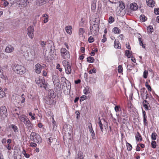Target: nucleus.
<instances>
[{
  "label": "nucleus",
  "mask_w": 159,
  "mask_h": 159,
  "mask_svg": "<svg viewBox=\"0 0 159 159\" xmlns=\"http://www.w3.org/2000/svg\"><path fill=\"white\" fill-rule=\"evenodd\" d=\"M62 64L64 67L70 65L69 62L66 60L62 61Z\"/></svg>",
  "instance_id": "de8ad7c7"
},
{
  "label": "nucleus",
  "mask_w": 159,
  "mask_h": 159,
  "mask_svg": "<svg viewBox=\"0 0 159 159\" xmlns=\"http://www.w3.org/2000/svg\"><path fill=\"white\" fill-rule=\"evenodd\" d=\"M78 158L79 159H83L84 156L82 152L80 151L78 154Z\"/></svg>",
  "instance_id": "f704fd0d"
},
{
  "label": "nucleus",
  "mask_w": 159,
  "mask_h": 159,
  "mask_svg": "<svg viewBox=\"0 0 159 159\" xmlns=\"http://www.w3.org/2000/svg\"><path fill=\"white\" fill-rule=\"evenodd\" d=\"M112 32L115 34H119L120 33V29L117 27H115L113 28Z\"/></svg>",
  "instance_id": "cd10ccee"
},
{
  "label": "nucleus",
  "mask_w": 159,
  "mask_h": 159,
  "mask_svg": "<svg viewBox=\"0 0 159 159\" xmlns=\"http://www.w3.org/2000/svg\"><path fill=\"white\" fill-rule=\"evenodd\" d=\"M156 142L155 141H152L151 142L152 147L153 148H156Z\"/></svg>",
  "instance_id": "09e8293b"
},
{
  "label": "nucleus",
  "mask_w": 159,
  "mask_h": 159,
  "mask_svg": "<svg viewBox=\"0 0 159 159\" xmlns=\"http://www.w3.org/2000/svg\"><path fill=\"white\" fill-rule=\"evenodd\" d=\"M30 145L32 147H35L37 146V144L35 142H31L30 143Z\"/></svg>",
  "instance_id": "69168bd1"
},
{
  "label": "nucleus",
  "mask_w": 159,
  "mask_h": 159,
  "mask_svg": "<svg viewBox=\"0 0 159 159\" xmlns=\"http://www.w3.org/2000/svg\"><path fill=\"white\" fill-rule=\"evenodd\" d=\"M56 69L58 70L61 72L62 70V68L61 67V66L59 64H57Z\"/></svg>",
  "instance_id": "4d7b16f0"
},
{
  "label": "nucleus",
  "mask_w": 159,
  "mask_h": 159,
  "mask_svg": "<svg viewBox=\"0 0 159 159\" xmlns=\"http://www.w3.org/2000/svg\"><path fill=\"white\" fill-rule=\"evenodd\" d=\"M94 59L92 57H89L87 58V61L89 62L93 63L94 62Z\"/></svg>",
  "instance_id": "e433bc0d"
},
{
  "label": "nucleus",
  "mask_w": 159,
  "mask_h": 159,
  "mask_svg": "<svg viewBox=\"0 0 159 159\" xmlns=\"http://www.w3.org/2000/svg\"><path fill=\"white\" fill-rule=\"evenodd\" d=\"M138 135L135 136L136 140L141 141L142 140L141 136L139 132L137 133Z\"/></svg>",
  "instance_id": "c9c22d12"
},
{
  "label": "nucleus",
  "mask_w": 159,
  "mask_h": 159,
  "mask_svg": "<svg viewBox=\"0 0 159 159\" xmlns=\"http://www.w3.org/2000/svg\"><path fill=\"white\" fill-rule=\"evenodd\" d=\"M120 116L121 118L124 120H127V116L125 112L124 111L123 112H121L120 113Z\"/></svg>",
  "instance_id": "b1692460"
},
{
  "label": "nucleus",
  "mask_w": 159,
  "mask_h": 159,
  "mask_svg": "<svg viewBox=\"0 0 159 159\" xmlns=\"http://www.w3.org/2000/svg\"><path fill=\"white\" fill-rule=\"evenodd\" d=\"M61 82L62 84V88L64 93L66 95L68 94L70 92V83L65 77L61 78Z\"/></svg>",
  "instance_id": "f03ea898"
},
{
  "label": "nucleus",
  "mask_w": 159,
  "mask_h": 159,
  "mask_svg": "<svg viewBox=\"0 0 159 159\" xmlns=\"http://www.w3.org/2000/svg\"><path fill=\"white\" fill-rule=\"evenodd\" d=\"M93 38L92 36H90L88 39V41L90 43L93 42Z\"/></svg>",
  "instance_id": "338daca9"
},
{
  "label": "nucleus",
  "mask_w": 159,
  "mask_h": 159,
  "mask_svg": "<svg viewBox=\"0 0 159 159\" xmlns=\"http://www.w3.org/2000/svg\"><path fill=\"white\" fill-rule=\"evenodd\" d=\"M30 137L32 138V141L38 143H42V139L39 134L34 132H32L30 134Z\"/></svg>",
  "instance_id": "423d86ee"
},
{
  "label": "nucleus",
  "mask_w": 159,
  "mask_h": 159,
  "mask_svg": "<svg viewBox=\"0 0 159 159\" xmlns=\"http://www.w3.org/2000/svg\"><path fill=\"white\" fill-rule=\"evenodd\" d=\"M23 154L24 155L25 157L26 158H29L30 157V155L28 153H26V152L25 150L23 149L22 152Z\"/></svg>",
  "instance_id": "a18cd8bd"
},
{
  "label": "nucleus",
  "mask_w": 159,
  "mask_h": 159,
  "mask_svg": "<svg viewBox=\"0 0 159 159\" xmlns=\"http://www.w3.org/2000/svg\"><path fill=\"white\" fill-rule=\"evenodd\" d=\"M99 21L98 18H95L94 19L90 20V32L91 34L93 36L97 34L98 32V24Z\"/></svg>",
  "instance_id": "f257e3e1"
},
{
  "label": "nucleus",
  "mask_w": 159,
  "mask_h": 159,
  "mask_svg": "<svg viewBox=\"0 0 159 159\" xmlns=\"http://www.w3.org/2000/svg\"><path fill=\"white\" fill-rule=\"evenodd\" d=\"M130 9L133 11H135L138 9V6L135 3H133L130 5Z\"/></svg>",
  "instance_id": "4be33fe9"
},
{
  "label": "nucleus",
  "mask_w": 159,
  "mask_h": 159,
  "mask_svg": "<svg viewBox=\"0 0 159 159\" xmlns=\"http://www.w3.org/2000/svg\"><path fill=\"white\" fill-rule=\"evenodd\" d=\"M148 75V71L146 70H144L143 72V77L144 79H146L147 78Z\"/></svg>",
  "instance_id": "c03bdc74"
},
{
  "label": "nucleus",
  "mask_w": 159,
  "mask_h": 159,
  "mask_svg": "<svg viewBox=\"0 0 159 159\" xmlns=\"http://www.w3.org/2000/svg\"><path fill=\"white\" fill-rule=\"evenodd\" d=\"M89 87L88 86H86L83 91L84 94L87 95L89 93Z\"/></svg>",
  "instance_id": "72a5a7b5"
},
{
  "label": "nucleus",
  "mask_w": 159,
  "mask_h": 159,
  "mask_svg": "<svg viewBox=\"0 0 159 159\" xmlns=\"http://www.w3.org/2000/svg\"><path fill=\"white\" fill-rule=\"evenodd\" d=\"M66 73V74L69 75L70 74L71 72V69L70 65L66 66L65 67Z\"/></svg>",
  "instance_id": "6ab92c4d"
},
{
  "label": "nucleus",
  "mask_w": 159,
  "mask_h": 159,
  "mask_svg": "<svg viewBox=\"0 0 159 159\" xmlns=\"http://www.w3.org/2000/svg\"><path fill=\"white\" fill-rule=\"evenodd\" d=\"M43 17L44 18V19L43 21L44 23H46L48 20V16L47 14H43Z\"/></svg>",
  "instance_id": "2f4dec72"
},
{
  "label": "nucleus",
  "mask_w": 159,
  "mask_h": 159,
  "mask_svg": "<svg viewBox=\"0 0 159 159\" xmlns=\"http://www.w3.org/2000/svg\"><path fill=\"white\" fill-rule=\"evenodd\" d=\"M48 2V0H37V4L38 5L42 6Z\"/></svg>",
  "instance_id": "412c9836"
},
{
  "label": "nucleus",
  "mask_w": 159,
  "mask_h": 159,
  "mask_svg": "<svg viewBox=\"0 0 159 159\" xmlns=\"http://www.w3.org/2000/svg\"><path fill=\"white\" fill-rule=\"evenodd\" d=\"M115 110L116 112H117L121 110V109L120 106H116L115 107Z\"/></svg>",
  "instance_id": "680f3d73"
},
{
  "label": "nucleus",
  "mask_w": 159,
  "mask_h": 159,
  "mask_svg": "<svg viewBox=\"0 0 159 159\" xmlns=\"http://www.w3.org/2000/svg\"><path fill=\"white\" fill-rule=\"evenodd\" d=\"M140 19L142 21H145L147 20V18L146 17L143 15H140Z\"/></svg>",
  "instance_id": "79ce46f5"
},
{
  "label": "nucleus",
  "mask_w": 159,
  "mask_h": 159,
  "mask_svg": "<svg viewBox=\"0 0 159 159\" xmlns=\"http://www.w3.org/2000/svg\"><path fill=\"white\" fill-rule=\"evenodd\" d=\"M119 6L121 10H123L125 7V3L123 2H120L119 3Z\"/></svg>",
  "instance_id": "c756f323"
},
{
  "label": "nucleus",
  "mask_w": 159,
  "mask_h": 159,
  "mask_svg": "<svg viewBox=\"0 0 159 159\" xmlns=\"http://www.w3.org/2000/svg\"><path fill=\"white\" fill-rule=\"evenodd\" d=\"M35 81L36 84L40 87H43L46 89L47 87V83L43 78H42L39 77L37 78L35 80Z\"/></svg>",
  "instance_id": "0eeeda50"
},
{
  "label": "nucleus",
  "mask_w": 159,
  "mask_h": 159,
  "mask_svg": "<svg viewBox=\"0 0 159 159\" xmlns=\"http://www.w3.org/2000/svg\"><path fill=\"white\" fill-rule=\"evenodd\" d=\"M21 51L23 52V55L25 58L30 56V55H33L34 53L33 50H31L29 46H23L21 48Z\"/></svg>",
  "instance_id": "39448f33"
},
{
  "label": "nucleus",
  "mask_w": 159,
  "mask_h": 159,
  "mask_svg": "<svg viewBox=\"0 0 159 159\" xmlns=\"http://www.w3.org/2000/svg\"><path fill=\"white\" fill-rule=\"evenodd\" d=\"M0 77L1 78H3L4 77V75L3 74V70L2 68L0 66Z\"/></svg>",
  "instance_id": "3c124183"
},
{
  "label": "nucleus",
  "mask_w": 159,
  "mask_h": 159,
  "mask_svg": "<svg viewBox=\"0 0 159 159\" xmlns=\"http://www.w3.org/2000/svg\"><path fill=\"white\" fill-rule=\"evenodd\" d=\"M29 115L31 117V118L32 120H34L35 119V118L34 117V116L35 115V114L32 113L31 112H30L29 113Z\"/></svg>",
  "instance_id": "864d4df0"
},
{
  "label": "nucleus",
  "mask_w": 159,
  "mask_h": 159,
  "mask_svg": "<svg viewBox=\"0 0 159 159\" xmlns=\"http://www.w3.org/2000/svg\"><path fill=\"white\" fill-rule=\"evenodd\" d=\"M54 85L55 89L57 90L58 89H59L61 88V85L59 82H57V83L54 84Z\"/></svg>",
  "instance_id": "7c9ffc66"
},
{
  "label": "nucleus",
  "mask_w": 159,
  "mask_h": 159,
  "mask_svg": "<svg viewBox=\"0 0 159 159\" xmlns=\"http://www.w3.org/2000/svg\"><path fill=\"white\" fill-rule=\"evenodd\" d=\"M85 32L84 29L80 28L79 29V34L80 35H83Z\"/></svg>",
  "instance_id": "58836bf2"
},
{
  "label": "nucleus",
  "mask_w": 159,
  "mask_h": 159,
  "mask_svg": "<svg viewBox=\"0 0 159 159\" xmlns=\"http://www.w3.org/2000/svg\"><path fill=\"white\" fill-rule=\"evenodd\" d=\"M14 50V48L11 45H9L7 46L5 49V51L7 53H10Z\"/></svg>",
  "instance_id": "dca6fc26"
},
{
  "label": "nucleus",
  "mask_w": 159,
  "mask_h": 159,
  "mask_svg": "<svg viewBox=\"0 0 159 159\" xmlns=\"http://www.w3.org/2000/svg\"><path fill=\"white\" fill-rule=\"evenodd\" d=\"M40 44L41 46V47L43 48H44L46 45V42L43 41H41Z\"/></svg>",
  "instance_id": "052dcab7"
},
{
  "label": "nucleus",
  "mask_w": 159,
  "mask_h": 159,
  "mask_svg": "<svg viewBox=\"0 0 159 159\" xmlns=\"http://www.w3.org/2000/svg\"><path fill=\"white\" fill-rule=\"evenodd\" d=\"M47 143L54 150L57 149L60 146L59 142L54 136H51L49 138L48 140Z\"/></svg>",
  "instance_id": "20e7f679"
},
{
  "label": "nucleus",
  "mask_w": 159,
  "mask_h": 159,
  "mask_svg": "<svg viewBox=\"0 0 159 159\" xmlns=\"http://www.w3.org/2000/svg\"><path fill=\"white\" fill-rule=\"evenodd\" d=\"M12 68L15 73L19 75H23L26 72L25 68L21 65L15 64L12 66Z\"/></svg>",
  "instance_id": "7ed1b4c3"
},
{
  "label": "nucleus",
  "mask_w": 159,
  "mask_h": 159,
  "mask_svg": "<svg viewBox=\"0 0 159 159\" xmlns=\"http://www.w3.org/2000/svg\"><path fill=\"white\" fill-rule=\"evenodd\" d=\"M154 13L155 14L158 15L159 14V8H155L154 10Z\"/></svg>",
  "instance_id": "0e129e2a"
},
{
  "label": "nucleus",
  "mask_w": 159,
  "mask_h": 159,
  "mask_svg": "<svg viewBox=\"0 0 159 159\" xmlns=\"http://www.w3.org/2000/svg\"><path fill=\"white\" fill-rule=\"evenodd\" d=\"M102 38V42L103 43H104L107 40V38L105 34L103 35Z\"/></svg>",
  "instance_id": "e2e57ef3"
},
{
  "label": "nucleus",
  "mask_w": 159,
  "mask_h": 159,
  "mask_svg": "<svg viewBox=\"0 0 159 159\" xmlns=\"http://www.w3.org/2000/svg\"><path fill=\"white\" fill-rule=\"evenodd\" d=\"M87 98V96L85 95H83L81 97L80 100H82V101L85 100Z\"/></svg>",
  "instance_id": "774afa93"
},
{
  "label": "nucleus",
  "mask_w": 159,
  "mask_h": 159,
  "mask_svg": "<svg viewBox=\"0 0 159 159\" xmlns=\"http://www.w3.org/2000/svg\"><path fill=\"white\" fill-rule=\"evenodd\" d=\"M42 67L40 64L38 63L35 65V71L38 74H39L41 72Z\"/></svg>",
  "instance_id": "2eb2a0df"
},
{
  "label": "nucleus",
  "mask_w": 159,
  "mask_h": 159,
  "mask_svg": "<svg viewBox=\"0 0 159 159\" xmlns=\"http://www.w3.org/2000/svg\"><path fill=\"white\" fill-rule=\"evenodd\" d=\"M25 96L24 94H22L21 95V99L20 101L21 103H23L25 102Z\"/></svg>",
  "instance_id": "5fc2aeb1"
},
{
  "label": "nucleus",
  "mask_w": 159,
  "mask_h": 159,
  "mask_svg": "<svg viewBox=\"0 0 159 159\" xmlns=\"http://www.w3.org/2000/svg\"><path fill=\"white\" fill-rule=\"evenodd\" d=\"M145 86L149 91H151V88L150 85L148 84V82H147L145 83Z\"/></svg>",
  "instance_id": "603ef678"
},
{
  "label": "nucleus",
  "mask_w": 159,
  "mask_h": 159,
  "mask_svg": "<svg viewBox=\"0 0 159 159\" xmlns=\"http://www.w3.org/2000/svg\"><path fill=\"white\" fill-rule=\"evenodd\" d=\"M114 47L115 48L120 49L121 46L120 43L118 40H115L114 41Z\"/></svg>",
  "instance_id": "a878e982"
},
{
  "label": "nucleus",
  "mask_w": 159,
  "mask_h": 159,
  "mask_svg": "<svg viewBox=\"0 0 159 159\" xmlns=\"http://www.w3.org/2000/svg\"><path fill=\"white\" fill-rule=\"evenodd\" d=\"M148 32V33L151 34L153 31V27L151 25H149L147 28Z\"/></svg>",
  "instance_id": "473e14b6"
},
{
  "label": "nucleus",
  "mask_w": 159,
  "mask_h": 159,
  "mask_svg": "<svg viewBox=\"0 0 159 159\" xmlns=\"http://www.w3.org/2000/svg\"><path fill=\"white\" fill-rule=\"evenodd\" d=\"M125 54L126 56L129 58L131 56V53L129 50H126Z\"/></svg>",
  "instance_id": "a19ab883"
},
{
  "label": "nucleus",
  "mask_w": 159,
  "mask_h": 159,
  "mask_svg": "<svg viewBox=\"0 0 159 159\" xmlns=\"http://www.w3.org/2000/svg\"><path fill=\"white\" fill-rule=\"evenodd\" d=\"M146 2L149 7H152L154 6V2L153 0H146Z\"/></svg>",
  "instance_id": "f3484780"
},
{
  "label": "nucleus",
  "mask_w": 159,
  "mask_h": 159,
  "mask_svg": "<svg viewBox=\"0 0 159 159\" xmlns=\"http://www.w3.org/2000/svg\"><path fill=\"white\" fill-rule=\"evenodd\" d=\"M18 118H19L21 122H23L24 124L29 119L25 115H22L19 116Z\"/></svg>",
  "instance_id": "4468645a"
},
{
  "label": "nucleus",
  "mask_w": 159,
  "mask_h": 159,
  "mask_svg": "<svg viewBox=\"0 0 159 159\" xmlns=\"http://www.w3.org/2000/svg\"><path fill=\"white\" fill-rule=\"evenodd\" d=\"M139 41L140 45L142 46L143 48H145V44L143 43V42L142 40V39L141 38H139Z\"/></svg>",
  "instance_id": "4c0bfd02"
},
{
  "label": "nucleus",
  "mask_w": 159,
  "mask_h": 159,
  "mask_svg": "<svg viewBox=\"0 0 159 159\" xmlns=\"http://www.w3.org/2000/svg\"><path fill=\"white\" fill-rule=\"evenodd\" d=\"M143 104L146 110H149L151 109L149 104L146 100H144L143 102Z\"/></svg>",
  "instance_id": "f8f14e48"
},
{
  "label": "nucleus",
  "mask_w": 159,
  "mask_h": 159,
  "mask_svg": "<svg viewBox=\"0 0 159 159\" xmlns=\"http://www.w3.org/2000/svg\"><path fill=\"white\" fill-rule=\"evenodd\" d=\"M61 55L63 58L66 59H68L70 57L69 52L64 48L61 49Z\"/></svg>",
  "instance_id": "1a4fd4ad"
},
{
  "label": "nucleus",
  "mask_w": 159,
  "mask_h": 159,
  "mask_svg": "<svg viewBox=\"0 0 159 159\" xmlns=\"http://www.w3.org/2000/svg\"><path fill=\"white\" fill-rule=\"evenodd\" d=\"M123 69L121 65H119L118 67V71L119 73H121L123 71Z\"/></svg>",
  "instance_id": "8fccbe9b"
},
{
  "label": "nucleus",
  "mask_w": 159,
  "mask_h": 159,
  "mask_svg": "<svg viewBox=\"0 0 159 159\" xmlns=\"http://www.w3.org/2000/svg\"><path fill=\"white\" fill-rule=\"evenodd\" d=\"M147 117H143V122L144 125L145 126H147L148 125V124L147 122Z\"/></svg>",
  "instance_id": "13d9d810"
},
{
  "label": "nucleus",
  "mask_w": 159,
  "mask_h": 159,
  "mask_svg": "<svg viewBox=\"0 0 159 159\" xmlns=\"http://www.w3.org/2000/svg\"><path fill=\"white\" fill-rule=\"evenodd\" d=\"M1 57L4 59H7L8 58V56L3 53H1Z\"/></svg>",
  "instance_id": "49530a36"
},
{
  "label": "nucleus",
  "mask_w": 159,
  "mask_h": 159,
  "mask_svg": "<svg viewBox=\"0 0 159 159\" xmlns=\"http://www.w3.org/2000/svg\"><path fill=\"white\" fill-rule=\"evenodd\" d=\"M65 30L66 32L68 34H70L72 33V27L71 26H66Z\"/></svg>",
  "instance_id": "393cba45"
},
{
  "label": "nucleus",
  "mask_w": 159,
  "mask_h": 159,
  "mask_svg": "<svg viewBox=\"0 0 159 159\" xmlns=\"http://www.w3.org/2000/svg\"><path fill=\"white\" fill-rule=\"evenodd\" d=\"M96 72V70L95 68H93V69L90 70L89 72L90 74H92L93 73H95Z\"/></svg>",
  "instance_id": "bf43d9fd"
},
{
  "label": "nucleus",
  "mask_w": 159,
  "mask_h": 159,
  "mask_svg": "<svg viewBox=\"0 0 159 159\" xmlns=\"http://www.w3.org/2000/svg\"><path fill=\"white\" fill-rule=\"evenodd\" d=\"M88 127L89 129V131L91 133V135L92 136V138L93 139H95L96 138L95 134L93 129L92 124L91 123H89L88 124Z\"/></svg>",
  "instance_id": "9b49d317"
},
{
  "label": "nucleus",
  "mask_w": 159,
  "mask_h": 159,
  "mask_svg": "<svg viewBox=\"0 0 159 159\" xmlns=\"http://www.w3.org/2000/svg\"><path fill=\"white\" fill-rule=\"evenodd\" d=\"M109 23H112L114 21V18L112 16H110L109 18Z\"/></svg>",
  "instance_id": "6e6d98bb"
},
{
  "label": "nucleus",
  "mask_w": 159,
  "mask_h": 159,
  "mask_svg": "<svg viewBox=\"0 0 159 159\" xmlns=\"http://www.w3.org/2000/svg\"><path fill=\"white\" fill-rule=\"evenodd\" d=\"M8 115L6 107L2 106L0 108V117L2 120H4Z\"/></svg>",
  "instance_id": "6e6552de"
},
{
  "label": "nucleus",
  "mask_w": 159,
  "mask_h": 159,
  "mask_svg": "<svg viewBox=\"0 0 159 159\" xmlns=\"http://www.w3.org/2000/svg\"><path fill=\"white\" fill-rule=\"evenodd\" d=\"M10 127L12 128L15 133H16L18 131V129L17 127L14 125H11Z\"/></svg>",
  "instance_id": "bb28decb"
},
{
  "label": "nucleus",
  "mask_w": 159,
  "mask_h": 159,
  "mask_svg": "<svg viewBox=\"0 0 159 159\" xmlns=\"http://www.w3.org/2000/svg\"><path fill=\"white\" fill-rule=\"evenodd\" d=\"M28 3V0H20V4L23 7L26 6Z\"/></svg>",
  "instance_id": "aec40b11"
},
{
  "label": "nucleus",
  "mask_w": 159,
  "mask_h": 159,
  "mask_svg": "<svg viewBox=\"0 0 159 159\" xmlns=\"http://www.w3.org/2000/svg\"><path fill=\"white\" fill-rule=\"evenodd\" d=\"M5 96V93L3 89L0 87V98H2Z\"/></svg>",
  "instance_id": "c85d7f7f"
},
{
  "label": "nucleus",
  "mask_w": 159,
  "mask_h": 159,
  "mask_svg": "<svg viewBox=\"0 0 159 159\" xmlns=\"http://www.w3.org/2000/svg\"><path fill=\"white\" fill-rule=\"evenodd\" d=\"M24 124L26 128L29 130H31L33 127V125L31 123L29 119Z\"/></svg>",
  "instance_id": "ddd939ff"
},
{
  "label": "nucleus",
  "mask_w": 159,
  "mask_h": 159,
  "mask_svg": "<svg viewBox=\"0 0 159 159\" xmlns=\"http://www.w3.org/2000/svg\"><path fill=\"white\" fill-rule=\"evenodd\" d=\"M157 134L155 132H153L152 133L151 135V139L153 140H156L157 139Z\"/></svg>",
  "instance_id": "37998d69"
},
{
  "label": "nucleus",
  "mask_w": 159,
  "mask_h": 159,
  "mask_svg": "<svg viewBox=\"0 0 159 159\" xmlns=\"http://www.w3.org/2000/svg\"><path fill=\"white\" fill-rule=\"evenodd\" d=\"M140 92L142 97L143 99H144V98L147 92L146 89L145 88H143L141 89Z\"/></svg>",
  "instance_id": "a211bd4d"
},
{
  "label": "nucleus",
  "mask_w": 159,
  "mask_h": 159,
  "mask_svg": "<svg viewBox=\"0 0 159 159\" xmlns=\"http://www.w3.org/2000/svg\"><path fill=\"white\" fill-rule=\"evenodd\" d=\"M34 28L33 26H30L28 28V35L31 39L34 37Z\"/></svg>",
  "instance_id": "9d476101"
},
{
  "label": "nucleus",
  "mask_w": 159,
  "mask_h": 159,
  "mask_svg": "<svg viewBox=\"0 0 159 159\" xmlns=\"http://www.w3.org/2000/svg\"><path fill=\"white\" fill-rule=\"evenodd\" d=\"M52 79L53 84L57 83V82H60V80L58 77L57 75H53L52 76Z\"/></svg>",
  "instance_id": "5701e85b"
},
{
  "label": "nucleus",
  "mask_w": 159,
  "mask_h": 159,
  "mask_svg": "<svg viewBox=\"0 0 159 159\" xmlns=\"http://www.w3.org/2000/svg\"><path fill=\"white\" fill-rule=\"evenodd\" d=\"M126 145L128 150L130 151L132 150V147L130 144L128 142H126Z\"/></svg>",
  "instance_id": "ea45409f"
}]
</instances>
